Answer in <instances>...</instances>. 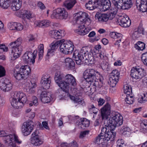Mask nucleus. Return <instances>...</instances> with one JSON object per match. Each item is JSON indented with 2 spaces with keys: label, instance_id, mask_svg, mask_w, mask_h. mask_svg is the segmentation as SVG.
<instances>
[{
  "label": "nucleus",
  "instance_id": "2eb2a0df",
  "mask_svg": "<svg viewBox=\"0 0 147 147\" xmlns=\"http://www.w3.org/2000/svg\"><path fill=\"white\" fill-rule=\"evenodd\" d=\"M110 105L107 102L103 108L101 109V116L102 119L105 121L109 117L111 114Z\"/></svg>",
  "mask_w": 147,
  "mask_h": 147
},
{
  "label": "nucleus",
  "instance_id": "e2e57ef3",
  "mask_svg": "<svg viewBox=\"0 0 147 147\" xmlns=\"http://www.w3.org/2000/svg\"><path fill=\"white\" fill-rule=\"evenodd\" d=\"M50 97L51 96H46L45 97H43L40 99L41 101L43 103H48L51 100Z\"/></svg>",
  "mask_w": 147,
  "mask_h": 147
},
{
  "label": "nucleus",
  "instance_id": "9b49d317",
  "mask_svg": "<svg viewBox=\"0 0 147 147\" xmlns=\"http://www.w3.org/2000/svg\"><path fill=\"white\" fill-rule=\"evenodd\" d=\"M52 16L56 19H66L67 17V12L64 8H58L54 10Z\"/></svg>",
  "mask_w": 147,
  "mask_h": 147
},
{
  "label": "nucleus",
  "instance_id": "4d7b16f0",
  "mask_svg": "<svg viewBox=\"0 0 147 147\" xmlns=\"http://www.w3.org/2000/svg\"><path fill=\"white\" fill-rule=\"evenodd\" d=\"M23 12H22V14H25L26 17L28 19H30L32 18V14L29 11H28L26 10H24L23 11Z\"/></svg>",
  "mask_w": 147,
  "mask_h": 147
},
{
  "label": "nucleus",
  "instance_id": "864d4df0",
  "mask_svg": "<svg viewBox=\"0 0 147 147\" xmlns=\"http://www.w3.org/2000/svg\"><path fill=\"white\" fill-rule=\"evenodd\" d=\"M69 97L70 99L74 101L75 103L80 104L82 102V100L77 96L76 97L74 96L70 95Z\"/></svg>",
  "mask_w": 147,
  "mask_h": 147
},
{
  "label": "nucleus",
  "instance_id": "aec40b11",
  "mask_svg": "<svg viewBox=\"0 0 147 147\" xmlns=\"http://www.w3.org/2000/svg\"><path fill=\"white\" fill-rule=\"evenodd\" d=\"M0 88L5 92L10 91L12 88V84L7 80L0 82Z\"/></svg>",
  "mask_w": 147,
  "mask_h": 147
},
{
  "label": "nucleus",
  "instance_id": "39448f33",
  "mask_svg": "<svg viewBox=\"0 0 147 147\" xmlns=\"http://www.w3.org/2000/svg\"><path fill=\"white\" fill-rule=\"evenodd\" d=\"M98 75L100 76L99 73L93 69H87L83 74L84 79L88 82H92Z\"/></svg>",
  "mask_w": 147,
  "mask_h": 147
},
{
  "label": "nucleus",
  "instance_id": "f8f14e48",
  "mask_svg": "<svg viewBox=\"0 0 147 147\" xmlns=\"http://www.w3.org/2000/svg\"><path fill=\"white\" fill-rule=\"evenodd\" d=\"M34 125V123L32 121L24 122L22 128V132L23 134L25 136L29 135L33 130Z\"/></svg>",
  "mask_w": 147,
  "mask_h": 147
},
{
  "label": "nucleus",
  "instance_id": "680f3d73",
  "mask_svg": "<svg viewBox=\"0 0 147 147\" xmlns=\"http://www.w3.org/2000/svg\"><path fill=\"white\" fill-rule=\"evenodd\" d=\"M96 7H100L101 5L102 0H92Z\"/></svg>",
  "mask_w": 147,
  "mask_h": 147
},
{
  "label": "nucleus",
  "instance_id": "052dcab7",
  "mask_svg": "<svg viewBox=\"0 0 147 147\" xmlns=\"http://www.w3.org/2000/svg\"><path fill=\"white\" fill-rule=\"evenodd\" d=\"M141 59L144 64L147 66V52L142 55Z\"/></svg>",
  "mask_w": 147,
  "mask_h": 147
},
{
  "label": "nucleus",
  "instance_id": "09e8293b",
  "mask_svg": "<svg viewBox=\"0 0 147 147\" xmlns=\"http://www.w3.org/2000/svg\"><path fill=\"white\" fill-rule=\"evenodd\" d=\"M130 129L127 127H123L121 130V132L122 134L124 135H129Z\"/></svg>",
  "mask_w": 147,
  "mask_h": 147
},
{
  "label": "nucleus",
  "instance_id": "20e7f679",
  "mask_svg": "<svg viewBox=\"0 0 147 147\" xmlns=\"http://www.w3.org/2000/svg\"><path fill=\"white\" fill-rule=\"evenodd\" d=\"M112 1L115 6L119 9H127L133 5L131 0H112Z\"/></svg>",
  "mask_w": 147,
  "mask_h": 147
},
{
  "label": "nucleus",
  "instance_id": "7ed1b4c3",
  "mask_svg": "<svg viewBox=\"0 0 147 147\" xmlns=\"http://www.w3.org/2000/svg\"><path fill=\"white\" fill-rule=\"evenodd\" d=\"M22 40L21 38H18L15 41L9 44L11 49V53L13 55L14 59L19 57L23 50V47L22 46Z\"/></svg>",
  "mask_w": 147,
  "mask_h": 147
},
{
  "label": "nucleus",
  "instance_id": "6e6d98bb",
  "mask_svg": "<svg viewBox=\"0 0 147 147\" xmlns=\"http://www.w3.org/2000/svg\"><path fill=\"white\" fill-rule=\"evenodd\" d=\"M143 95L138 99V101L140 103H144L145 101H147V93L146 94H144Z\"/></svg>",
  "mask_w": 147,
  "mask_h": 147
},
{
  "label": "nucleus",
  "instance_id": "13d9d810",
  "mask_svg": "<svg viewBox=\"0 0 147 147\" xmlns=\"http://www.w3.org/2000/svg\"><path fill=\"white\" fill-rule=\"evenodd\" d=\"M140 127L142 129H147V120H144L140 123Z\"/></svg>",
  "mask_w": 147,
  "mask_h": 147
},
{
  "label": "nucleus",
  "instance_id": "69168bd1",
  "mask_svg": "<svg viewBox=\"0 0 147 147\" xmlns=\"http://www.w3.org/2000/svg\"><path fill=\"white\" fill-rule=\"evenodd\" d=\"M89 130H86L80 132V135L79 137L80 138H82L85 137L86 135H88L89 133Z\"/></svg>",
  "mask_w": 147,
  "mask_h": 147
},
{
  "label": "nucleus",
  "instance_id": "a19ab883",
  "mask_svg": "<svg viewBox=\"0 0 147 147\" xmlns=\"http://www.w3.org/2000/svg\"><path fill=\"white\" fill-rule=\"evenodd\" d=\"M10 0H0V6L5 9H7L9 6Z\"/></svg>",
  "mask_w": 147,
  "mask_h": 147
},
{
  "label": "nucleus",
  "instance_id": "79ce46f5",
  "mask_svg": "<svg viewBox=\"0 0 147 147\" xmlns=\"http://www.w3.org/2000/svg\"><path fill=\"white\" fill-rule=\"evenodd\" d=\"M97 57L99 59L100 62L101 63L107 59V57L105 54L103 52L97 53L96 55Z\"/></svg>",
  "mask_w": 147,
  "mask_h": 147
},
{
  "label": "nucleus",
  "instance_id": "338daca9",
  "mask_svg": "<svg viewBox=\"0 0 147 147\" xmlns=\"http://www.w3.org/2000/svg\"><path fill=\"white\" fill-rule=\"evenodd\" d=\"M46 96H51V94L50 93L47 92L46 91H42L40 94V98L41 99L43 97H45Z\"/></svg>",
  "mask_w": 147,
  "mask_h": 147
},
{
  "label": "nucleus",
  "instance_id": "72a5a7b5",
  "mask_svg": "<svg viewBox=\"0 0 147 147\" xmlns=\"http://www.w3.org/2000/svg\"><path fill=\"white\" fill-rule=\"evenodd\" d=\"M31 51V50L30 51L28 50L26 53H27V54H28V56L30 57V62L33 64L35 62V59L36 57V53L37 51L36 50H35L33 53H32Z\"/></svg>",
  "mask_w": 147,
  "mask_h": 147
},
{
  "label": "nucleus",
  "instance_id": "37998d69",
  "mask_svg": "<svg viewBox=\"0 0 147 147\" xmlns=\"http://www.w3.org/2000/svg\"><path fill=\"white\" fill-rule=\"evenodd\" d=\"M85 6L87 9L90 10H92L97 8L92 0L89 1L88 3H86Z\"/></svg>",
  "mask_w": 147,
  "mask_h": 147
},
{
  "label": "nucleus",
  "instance_id": "9d476101",
  "mask_svg": "<svg viewBox=\"0 0 147 147\" xmlns=\"http://www.w3.org/2000/svg\"><path fill=\"white\" fill-rule=\"evenodd\" d=\"M76 23L78 24H83L84 22H90V19L88 17L87 13L80 11L76 13L75 15Z\"/></svg>",
  "mask_w": 147,
  "mask_h": 147
},
{
  "label": "nucleus",
  "instance_id": "5701e85b",
  "mask_svg": "<svg viewBox=\"0 0 147 147\" xmlns=\"http://www.w3.org/2000/svg\"><path fill=\"white\" fill-rule=\"evenodd\" d=\"M64 81L69 84L75 86L76 85L77 83L75 78L71 74H68L65 76Z\"/></svg>",
  "mask_w": 147,
  "mask_h": 147
},
{
  "label": "nucleus",
  "instance_id": "bb28decb",
  "mask_svg": "<svg viewBox=\"0 0 147 147\" xmlns=\"http://www.w3.org/2000/svg\"><path fill=\"white\" fill-rule=\"evenodd\" d=\"M94 142L96 144L101 145L103 146H106L107 144L103 136L100 134L95 138Z\"/></svg>",
  "mask_w": 147,
  "mask_h": 147
},
{
  "label": "nucleus",
  "instance_id": "412c9836",
  "mask_svg": "<svg viewBox=\"0 0 147 147\" xmlns=\"http://www.w3.org/2000/svg\"><path fill=\"white\" fill-rule=\"evenodd\" d=\"M90 30L89 28H85L84 24L79 26L78 29L75 30V32L78 34L81 35H84L88 33Z\"/></svg>",
  "mask_w": 147,
  "mask_h": 147
},
{
  "label": "nucleus",
  "instance_id": "4c0bfd02",
  "mask_svg": "<svg viewBox=\"0 0 147 147\" xmlns=\"http://www.w3.org/2000/svg\"><path fill=\"white\" fill-rule=\"evenodd\" d=\"M36 86L35 82L33 81H31L29 84V86L27 88L28 90V92L30 93H32L34 92V88Z\"/></svg>",
  "mask_w": 147,
  "mask_h": 147
},
{
  "label": "nucleus",
  "instance_id": "0e129e2a",
  "mask_svg": "<svg viewBox=\"0 0 147 147\" xmlns=\"http://www.w3.org/2000/svg\"><path fill=\"white\" fill-rule=\"evenodd\" d=\"M23 60L25 62L28 63V62L30 61V57L28 56V54L27 53H25L23 55Z\"/></svg>",
  "mask_w": 147,
  "mask_h": 147
},
{
  "label": "nucleus",
  "instance_id": "3c124183",
  "mask_svg": "<svg viewBox=\"0 0 147 147\" xmlns=\"http://www.w3.org/2000/svg\"><path fill=\"white\" fill-rule=\"evenodd\" d=\"M89 112L91 113H94L96 114L98 111V109L95 108L94 106L93 105H90L88 106Z\"/></svg>",
  "mask_w": 147,
  "mask_h": 147
},
{
  "label": "nucleus",
  "instance_id": "49530a36",
  "mask_svg": "<svg viewBox=\"0 0 147 147\" xmlns=\"http://www.w3.org/2000/svg\"><path fill=\"white\" fill-rule=\"evenodd\" d=\"M98 78H97L96 77V78H95L94 80V81L93 82H91V84H92V85H93L94 87L93 88V91H95L96 90V87H100V83L98 81ZM101 86V85H100Z\"/></svg>",
  "mask_w": 147,
  "mask_h": 147
},
{
  "label": "nucleus",
  "instance_id": "f3484780",
  "mask_svg": "<svg viewBox=\"0 0 147 147\" xmlns=\"http://www.w3.org/2000/svg\"><path fill=\"white\" fill-rule=\"evenodd\" d=\"M118 23L121 26L125 28L129 27L131 24V21L127 15L119 18L117 19Z\"/></svg>",
  "mask_w": 147,
  "mask_h": 147
},
{
  "label": "nucleus",
  "instance_id": "1a4fd4ad",
  "mask_svg": "<svg viewBox=\"0 0 147 147\" xmlns=\"http://www.w3.org/2000/svg\"><path fill=\"white\" fill-rule=\"evenodd\" d=\"M3 139L7 147H8L10 145H13L15 142L18 144H21L22 142L21 141L19 140L18 137L15 134L7 135L6 137L3 138Z\"/></svg>",
  "mask_w": 147,
  "mask_h": 147
},
{
  "label": "nucleus",
  "instance_id": "e433bc0d",
  "mask_svg": "<svg viewBox=\"0 0 147 147\" xmlns=\"http://www.w3.org/2000/svg\"><path fill=\"white\" fill-rule=\"evenodd\" d=\"M144 30L142 29L141 30L140 29L138 28L137 31H134L133 33L132 37L133 39L135 40L139 38L141 34H144Z\"/></svg>",
  "mask_w": 147,
  "mask_h": 147
},
{
  "label": "nucleus",
  "instance_id": "f03ea898",
  "mask_svg": "<svg viewBox=\"0 0 147 147\" xmlns=\"http://www.w3.org/2000/svg\"><path fill=\"white\" fill-rule=\"evenodd\" d=\"M27 100V97L23 92H15L11 100V105L16 109H20Z\"/></svg>",
  "mask_w": 147,
  "mask_h": 147
},
{
  "label": "nucleus",
  "instance_id": "cd10ccee",
  "mask_svg": "<svg viewBox=\"0 0 147 147\" xmlns=\"http://www.w3.org/2000/svg\"><path fill=\"white\" fill-rule=\"evenodd\" d=\"M65 64L66 67L68 69H73L75 67V63L73 60L69 58L65 59Z\"/></svg>",
  "mask_w": 147,
  "mask_h": 147
},
{
  "label": "nucleus",
  "instance_id": "0eeeda50",
  "mask_svg": "<svg viewBox=\"0 0 147 147\" xmlns=\"http://www.w3.org/2000/svg\"><path fill=\"white\" fill-rule=\"evenodd\" d=\"M74 45L71 41L61 42L60 46V50L61 52L65 54H71L74 49Z\"/></svg>",
  "mask_w": 147,
  "mask_h": 147
},
{
  "label": "nucleus",
  "instance_id": "ea45409f",
  "mask_svg": "<svg viewBox=\"0 0 147 147\" xmlns=\"http://www.w3.org/2000/svg\"><path fill=\"white\" fill-rule=\"evenodd\" d=\"M50 23L49 20H45L38 22L37 25L39 27H47L50 25Z\"/></svg>",
  "mask_w": 147,
  "mask_h": 147
},
{
  "label": "nucleus",
  "instance_id": "8fccbe9b",
  "mask_svg": "<svg viewBox=\"0 0 147 147\" xmlns=\"http://www.w3.org/2000/svg\"><path fill=\"white\" fill-rule=\"evenodd\" d=\"M101 63V67L102 69L107 71H108L110 70V67L108 63L102 61Z\"/></svg>",
  "mask_w": 147,
  "mask_h": 147
},
{
  "label": "nucleus",
  "instance_id": "2f4dec72",
  "mask_svg": "<svg viewBox=\"0 0 147 147\" xmlns=\"http://www.w3.org/2000/svg\"><path fill=\"white\" fill-rule=\"evenodd\" d=\"M64 75L60 71H58L55 73V80L58 84L62 82V80L64 78Z\"/></svg>",
  "mask_w": 147,
  "mask_h": 147
},
{
  "label": "nucleus",
  "instance_id": "ddd939ff",
  "mask_svg": "<svg viewBox=\"0 0 147 147\" xmlns=\"http://www.w3.org/2000/svg\"><path fill=\"white\" fill-rule=\"evenodd\" d=\"M43 140L40 138L39 131L38 130H36L32 134L31 143L33 145L38 146L42 144Z\"/></svg>",
  "mask_w": 147,
  "mask_h": 147
},
{
  "label": "nucleus",
  "instance_id": "423d86ee",
  "mask_svg": "<svg viewBox=\"0 0 147 147\" xmlns=\"http://www.w3.org/2000/svg\"><path fill=\"white\" fill-rule=\"evenodd\" d=\"M80 53L81 56L84 58L85 62H91L94 60L91 49L89 47L85 46L82 47L80 51Z\"/></svg>",
  "mask_w": 147,
  "mask_h": 147
},
{
  "label": "nucleus",
  "instance_id": "6ab92c4d",
  "mask_svg": "<svg viewBox=\"0 0 147 147\" xmlns=\"http://www.w3.org/2000/svg\"><path fill=\"white\" fill-rule=\"evenodd\" d=\"M41 84L42 87L45 89H47L49 88L50 86L51 79L50 77L46 76L44 75L42 78L41 80Z\"/></svg>",
  "mask_w": 147,
  "mask_h": 147
},
{
  "label": "nucleus",
  "instance_id": "bf43d9fd",
  "mask_svg": "<svg viewBox=\"0 0 147 147\" xmlns=\"http://www.w3.org/2000/svg\"><path fill=\"white\" fill-rule=\"evenodd\" d=\"M105 126L106 127H103L101 131V132L100 134V135H102V136H104L105 135V134L106 133H107V132L108 131V130H109L110 129V127H108L105 125Z\"/></svg>",
  "mask_w": 147,
  "mask_h": 147
},
{
  "label": "nucleus",
  "instance_id": "a18cd8bd",
  "mask_svg": "<svg viewBox=\"0 0 147 147\" xmlns=\"http://www.w3.org/2000/svg\"><path fill=\"white\" fill-rule=\"evenodd\" d=\"M124 92L127 95L132 94L131 88L128 85H126L124 86Z\"/></svg>",
  "mask_w": 147,
  "mask_h": 147
},
{
  "label": "nucleus",
  "instance_id": "774afa93",
  "mask_svg": "<svg viewBox=\"0 0 147 147\" xmlns=\"http://www.w3.org/2000/svg\"><path fill=\"white\" fill-rule=\"evenodd\" d=\"M16 30L17 31H21L23 28V26L21 23L16 22Z\"/></svg>",
  "mask_w": 147,
  "mask_h": 147
},
{
  "label": "nucleus",
  "instance_id": "a211bd4d",
  "mask_svg": "<svg viewBox=\"0 0 147 147\" xmlns=\"http://www.w3.org/2000/svg\"><path fill=\"white\" fill-rule=\"evenodd\" d=\"M110 127V129L108 130V131L107 132V133H106L103 136L105 140H106L107 143V141L109 140L111 141L114 140L115 137L116 132L114 130L115 129H113L112 127Z\"/></svg>",
  "mask_w": 147,
  "mask_h": 147
},
{
  "label": "nucleus",
  "instance_id": "393cba45",
  "mask_svg": "<svg viewBox=\"0 0 147 147\" xmlns=\"http://www.w3.org/2000/svg\"><path fill=\"white\" fill-rule=\"evenodd\" d=\"M14 76L18 80L22 79H26L23 74L20 71L19 68L18 67L17 65L15 68L14 71Z\"/></svg>",
  "mask_w": 147,
  "mask_h": 147
},
{
  "label": "nucleus",
  "instance_id": "a878e982",
  "mask_svg": "<svg viewBox=\"0 0 147 147\" xmlns=\"http://www.w3.org/2000/svg\"><path fill=\"white\" fill-rule=\"evenodd\" d=\"M11 9L14 11L18 10L20 8L22 4L21 0H12Z\"/></svg>",
  "mask_w": 147,
  "mask_h": 147
},
{
  "label": "nucleus",
  "instance_id": "b1692460",
  "mask_svg": "<svg viewBox=\"0 0 147 147\" xmlns=\"http://www.w3.org/2000/svg\"><path fill=\"white\" fill-rule=\"evenodd\" d=\"M20 71L23 74V76L25 78L27 79L28 76V75L31 72V69L30 67L28 65L22 66L19 68Z\"/></svg>",
  "mask_w": 147,
  "mask_h": 147
},
{
  "label": "nucleus",
  "instance_id": "c85d7f7f",
  "mask_svg": "<svg viewBox=\"0 0 147 147\" xmlns=\"http://www.w3.org/2000/svg\"><path fill=\"white\" fill-rule=\"evenodd\" d=\"M62 31L61 30H56L51 31L49 32V34H51L52 37L55 39H58L60 38L62 36Z\"/></svg>",
  "mask_w": 147,
  "mask_h": 147
},
{
  "label": "nucleus",
  "instance_id": "58836bf2",
  "mask_svg": "<svg viewBox=\"0 0 147 147\" xmlns=\"http://www.w3.org/2000/svg\"><path fill=\"white\" fill-rule=\"evenodd\" d=\"M61 147H78L77 142L74 140L72 142L67 144V143H63L61 144Z\"/></svg>",
  "mask_w": 147,
  "mask_h": 147
},
{
  "label": "nucleus",
  "instance_id": "f704fd0d",
  "mask_svg": "<svg viewBox=\"0 0 147 147\" xmlns=\"http://www.w3.org/2000/svg\"><path fill=\"white\" fill-rule=\"evenodd\" d=\"M78 124L79 127L81 128L84 129L85 127L89 126L90 121L86 119L83 118L81 119L80 122L79 121Z\"/></svg>",
  "mask_w": 147,
  "mask_h": 147
},
{
  "label": "nucleus",
  "instance_id": "c03bdc74",
  "mask_svg": "<svg viewBox=\"0 0 147 147\" xmlns=\"http://www.w3.org/2000/svg\"><path fill=\"white\" fill-rule=\"evenodd\" d=\"M135 47L138 50L142 51L145 48V44L143 42L138 41L135 45Z\"/></svg>",
  "mask_w": 147,
  "mask_h": 147
},
{
  "label": "nucleus",
  "instance_id": "c756f323",
  "mask_svg": "<svg viewBox=\"0 0 147 147\" xmlns=\"http://www.w3.org/2000/svg\"><path fill=\"white\" fill-rule=\"evenodd\" d=\"M137 8L142 12H144L147 11V3L146 0L142 1L140 3H137L136 5Z\"/></svg>",
  "mask_w": 147,
  "mask_h": 147
},
{
  "label": "nucleus",
  "instance_id": "de8ad7c7",
  "mask_svg": "<svg viewBox=\"0 0 147 147\" xmlns=\"http://www.w3.org/2000/svg\"><path fill=\"white\" fill-rule=\"evenodd\" d=\"M39 51L38 52L39 59L42 58L44 53V45L43 44H40L38 47Z\"/></svg>",
  "mask_w": 147,
  "mask_h": 147
},
{
  "label": "nucleus",
  "instance_id": "f257e3e1",
  "mask_svg": "<svg viewBox=\"0 0 147 147\" xmlns=\"http://www.w3.org/2000/svg\"><path fill=\"white\" fill-rule=\"evenodd\" d=\"M123 118L121 115L118 113L111 114L109 117L104 121V124L106 126L112 127L115 129L116 127L120 126L123 124Z\"/></svg>",
  "mask_w": 147,
  "mask_h": 147
},
{
  "label": "nucleus",
  "instance_id": "6e6552de",
  "mask_svg": "<svg viewBox=\"0 0 147 147\" xmlns=\"http://www.w3.org/2000/svg\"><path fill=\"white\" fill-rule=\"evenodd\" d=\"M145 75V70L142 68L133 67L131 70L130 76L133 79H140Z\"/></svg>",
  "mask_w": 147,
  "mask_h": 147
},
{
  "label": "nucleus",
  "instance_id": "473e14b6",
  "mask_svg": "<svg viewBox=\"0 0 147 147\" xmlns=\"http://www.w3.org/2000/svg\"><path fill=\"white\" fill-rule=\"evenodd\" d=\"M111 6V3L109 0H105L103 1L101 3V5L100 6V8L102 9V11H104L109 9Z\"/></svg>",
  "mask_w": 147,
  "mask_h": 147
},
{
  "label": "nucleus",
  "instance_id": "7c9ffc66",
  "mask_svg": "<svg viewBox=\"0 0 147 147\" xmlns=\"http://www.w3.org/2000/svg\"><path fill=\"white\" fill-rule=\"evenodd\" d=\"M76 3V0H66L63 3V5L68 10L71 9Z\"/></svg>",
  "mask_w": 147,
  "mask_h": 147
},
{
  "label": "nucleus",
  "instance_id": "603ef678",
  "mask_svg": "<svg viewBox=\"0 0 147 147\" xmlns=\"http://www.w3.org/2000/svg\"><path fill=\"white\" fill-rule=\"evenodd\" d=\"M125 101L127 104H132L134 101L133 96L130 95H126Z\"/></svg>",
  "mask_w": 147,
  "mask_h": 147
},
{
  "label": "nucleus",
  "instance_id": "4be33fe9",
  "mask_svg": "<svg viewBox=\"0 0 147 147\" xmlns=\"http://www.w3.org/2000/svg\"><path fill=\"white\" fill-rule=\"evenodd\" d=\"M96 19L101 22H107L108 20L109 17L107 14L101 13L97 12L95 16Z\"/></svg>",
  "mask_w": 147,
  "mask_h": 147
},
{
  "label": "nucleus",
  "instance_id": "c9c22d12",
  "mask_svg": "<svg viewBox=\"0 0 147 147\" xmlns=\"http://www.w3.org/2000/svg\"><path fill=\"white\" fill-rule=\"evenodd\" d=\"M58 86L66 92H67L69 90V84L65 81L62 82L58 84Z\"/></svg>",
  "mask_w": 147,
  "mask_h": 147
},
{
  "label": "nucleus",
  "instance_id": "dca6fc26",
  "mask_svg": "<svg viewBox=\"0 0 147 147\" xmlns=\"http://www.w3.org/2000/svg\"><path fill=\"white\" fill-rule=\"evenodd\" d=\"M64 41V39H63L58 40L55 43H51L50 46V49H48L47 55L48 57L52 56L56 49L59 46H60L61 42Z\"/></svg>",
  "mask_w": 147,
  "mask_h": 147
},
{
  "label": "nucleus",
  "instance_id": "4468645a",
  "mask_svg": "<svg viewBox=\"0 0 147 147\" xmlns=\"http://www.w3.org/2000/svg\"><path fill=\"white\" fill-rule=\"evenodd\" d=\"M119 74L117 70H113L111 73L109 83L111 86L115 87L119 81Z\"/></svg>",
  "mask_w": 147,
  "mask_h": 147
},
{
  "label": "nucleus",
  "instance_id": "5fc2aeb1",
  "mask_svg": "<svg viewBox=\"0 0 147 147\" xmlns=\"http://www.w3.org/2000/svg\"><path fill=\"white\" fill-rule=\"evenodd\" d=\"M75 59L76 63L78 65H80L83 64V62L85 61L84 58L83 57L80 56V57H76Z\"/></svg>",
  "mask_w": 147,
  "mask_h": 147
}]
</instances>
